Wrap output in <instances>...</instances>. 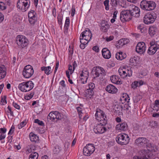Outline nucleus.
Instances as JSON below:
<instances>
[{"label": "nucleus", "instance_id": "obj_58", "mask_svg": "<svg viewBox=\"0 0 159 159\" xmlns=\"http://www.w3.org/2000/svg\"><path fill=\"white\" fill-rule=\"evenodd\" d=\"M14 126L13 125H12L9 131V132L8 133V134L9 135L12 134L14 131Z\"/></svg>", "mask_w": 159, "mask_h": 159}, {"label": "nucleus", "instance_id": "obj_48", "mask_svg": "<svg viewBox=\"0 0 159 159\" xmlns=\"http://www.w3.org/2000/svg\"><path fill=\"white\" fill-rule=\"evenodd\" d=\"M111 4L113 6L116 7L119 2L118 0H110Z\"/></svg>", "mask_w": 159, "mask_h": 159}, {"label": "nucleus", "instance_id": "obj_45", "mask_svg": "<svg viewBox=\"0 0 159 159\" xmlns=\"http://www.w3.org/2000/svg\"><path fill=\"white\" fill-rule=\"evenodd\" d=\"M61 148L58 146H56L54 147L53 150V152L54 153L57 154L60 152L61 150Z\"/></svg>", "mask_w": 159, "mask_h": 159}, {"label": "nucleus", "instance_id": "obj_29", "mask_svg": "<svg viewBox=\"0 0 159 159\" xmlns=\"http://www.w3.org/2000/svg\"><path fill=\"white\" fill-rule=\"evenodd\" d=\"M41 70L44 71L45 73L47 75H49L51 73V68L50 66L42 67H41Z\"/></svg>", "mask_w": 159, "mask_h": 159}, {"label": "nucleus", "instance_id": "obj_28", "mask_svg": "<svg viewBox=\"0 0 159 159\" xmlns=\"http://www.w3.org/2000/svg\"><path fill=\"white\" fill-rule=\"evenodd\" d=\"M103 115H105L103 111L100 110L99 111H97L95 114V116L96 119L98 120H99L100 117H101V116H102Z\"/></svg>", "mask_w": 159, "mask_h": 159}, {"label": "nucleus", "instance_id": "obj_61", "mask_svg": "<svg viewBox=\"0 0 159 159\" xmlns=\"http://www.w3.org/2000/svg\"><path fill=\"white\" fill-rule=\"evenodd\" d=\"M7 131V129L5 128H1L0 129V133L2 134H5Z\"/></svg>", "mask_w": 159, "mask_h": 159}, {"label": "nucleus", "instance_id": "obj_3", "mask_svg": "<svg viewBox=\"0 0 159 159\" xmlns=\"http://www.w3.org/2000/svg\"><path fill=\"white\" fill-rule=\"evenodd\" d=\"M34 83L32 81L24 82L20 84L19 89L22 92H25L31 90L34 87Z\"/></svg>", "mask_w": 159, "mask_h": 159}, {"label": "nucleus", "instance_id": "obj_54", "mask_svg": "<svg viewBox=\"0 0 159 159\" xmlns=\"http://www.w3.org/2000/svg\"><path fill=\"white\" fill-rule=\"evenodd\" d=\"M133 159H148L145 156H135L133 158Z\"/></svg>", "mask_w": 159, "mask_h": 159}, {"label": "nucleus", "instance_id": "obj_22", "mask_svg": "<svg viewBox=\"0 0 159 159\" xmlns=\"http://www.w3.org/2000/svg\"><path fill=\"white\" fill-rule=\"evenodd\" d=\"M110 80L112 83L117 84H121L122 82L119 81V79L118 77L116 75H113L110 77Z\"/></svg>", "mask_w": 159, "mask_h": 159}, {"label": "nucleus", "instance_id": "obj_44", "mask_svg": "<svg viewBox=\"0 0 159 159\" xmlns=\"http://www.w3.org/2000/svg\"><path fill=\"white\" fill-rule=\"evenodd\" d=\"M125 96V97L124 96H122V98H121V100L125 101L126 102H127L128 103H129V100H130L129 95L126 94Z\"/></svg>", "mask_w": 159, "mask_h": 159}, {"label": "nucleus", "instance_id": "obj_53", "mask_svg": "<svg viewBox=\"0 0 159 159\" xmlns=\"http://www.w3.org/2000/svg\"><path fill=\"white\" fill-rule=\"evenodd\" d=\"M139 86L138 81H134L131 85L132 88L134 89L136 88Z\"/></svg>", "mask_w": 159, "mask_h": 159}, {"label": "nucleus", "instance_id": "obj_2", "mask_svg": "<svg viewBox=\"0 0 159 159\" xmlns=\"http://www.w3.org/2000/svg\"><path fill=\"white\" fill-rule=\"evenodd\" d=\"M16 42L19 48H24L29 44L28 39L25 36L19 35L17 36Z\"/></svg>", "mask_w": 159, "mask_h": 159}, {"label": "nucleus", "instance_id": "obj_23", "mask_svg": "<svg viewBox=\"0 0 159 159\" xmlns=\"http://www.w3.org/2000/svg\"><path fill=\"white\" fill-rule=\"evenodd\" d=\"M145 146H146V148L149 151H156L155 149V148H156V146L154 144L150 142L148 140V142H147V143L146 144Z\"/></svg>", "mask_w": 159, "mask_h": 159}, {"label": "nucleus", "instance_id": "obj_60", "mask_svg": "<svg viewBox=\"0 0 159 159\" xmlns=\"http://www.w3.org/2000/svg\"><path fill=\"white\" fill-rule=\"evenodd\" d=\"M68 70L70 71L71 74L74 71V70H73V69L72 70V66L70 65H69L68 66Z\"/></svg>", "mask_w": 159, "mask_h": 159}, {"label": "nucleus", "instance_id": "obj_46", "mask_svg": "<svg viewBox=\"0 0 159 159\" xmlns=\"http://www.w3.org/2000/svg\"><path fill=\"white\" fill-rule=\"evenodd\" d=\"M36 13L35 11L33 10H30L28 13V17L30 16H34V15H36Z\"/></svg>", "mask_w": 159, "mask_h": 159}, {"label": "nucleus", "instance_id": "obj_41", "mask_svg": "<svg viewBox=\"0 0 159 159\" xmlns=\"http://www.w3.org/2000/svg\"><path fill=\"white\" fill-rule=\"evenodd\" d=\"M123 39H120L118 41L116 47L117 48H120L124 45V42Z\"/></svg>", "mask_w": 159, "mask_h": 159}, {"label": "nucleus", "instance_id": "obj_17", "mask_svg": "<svg viewBox=\"0 0 159 159\" xmlns=\"http://www.w3.org/2000/svg\"><path fill=\"white\" fill-rule=\"evenodd\" d=\"M82 77L81 78V83L83 84H85L87 82V81L89 76V72L87 70H83L80 75Z\"/></svg>", "mask_w": 159, "mask_h": 159}, {"label": "nucleus", "instance_id": "obj_35", "mask_svg": "<svg viewBox=\"0 0 159 159\" xmlns=\"http://www.w3.org/2000/svg\"><path fill=\"white\" fill-rule=\"evenodd\" d=\"M70 24V19L69 17H66L65 23L64 28L65 32L67 31L68 30V27Z\"/></svg>", "mask_w": 159, "mask_h": 159}, {"label": "nucleus", "instance_id": "obj_59", "mask_svg": "<svg viewBox=\"0 0 159 159\" xmlns=\"http://www.w3.org/2000/svg\"><path fill=\"white\" fill-rule=\"evenodd\" d=\"M7 108L8 110L7 111L8 113H9L10 115L12 116H14V114L13 112L11 111V108L9 106L7 107Z\"/></svg>", "mask_w": 159, "mask_h": 159}, {"label": "nucleus", "instance_id": "obj_20", "mask_svg": "<svg viewBox=\"0 0 159 159\" xmlns=\"http://www.w3.org/2000/svg\"><path fill=\"white\" fill-rule=\"evenodd\" d=\"M117 129L125 131L127 129V125L125 122L118 124L116 126Z\"/></svg>", "mask_w": 159, "mask_h": 159}, {"label": "nucleus", "instance_id": "obj_33", "mask_svg": "<svg viewBox=\"0 0 159 159\" xmlns=\"http://www.w3.org/2000/svg\"><path fill=\"white\" fill-rule=\"evenodd\" d=\"M152 109L153 110H155L156 111H158L159 110V102L158 101L155 100L154 104L152 105Z\"/></svg>", "mask_w": 159, "mask_h": 159}, {"label": "nucleus", "instance_id": "obj_56", "mask_svg": "<svg viewBox=\"0 0 159 159\" xmlns=\"http://www.w3.org/2000/svg\"><path fill=\"white\" fill-rule=\"evenodd\" d=\"M89 89H90L91 90H93V89L95 87V85L93 83H90L89 84Z\"/></svg>", "mask_w": 159, "mask_h": 159}, {"label": "nucleus", "instance_id": "obj_18", "mask_svg": "<svg viewBox=\"0 0 159 159\" xmlns=\"http://www.w3.org/2000/svg\"><path fill=\"white\" fill-rule=\"evenodd\" d=\"M106 90L109 93L112 94L115 93L118 90L114 86L111 84H109L106 87Z\"/></svg>", "mask_w": 159, "mask_h": 159}, {"label": "nucleus", "instance_id": "obj_30", "mask_svg": "<svg viewBox=\"0 0 159 159\" xmlns=\"http://www.w3.org/2000/svg\"><path fill=\"white\" fill-rule=\"evenodd\" d=\"M150 45L154 47V48L157 50L159 49V41H152L150 43Z\"/></svg>", "mask_w": 159, "mask_h": 159}, {"label": "nucleus", "instance_id": "obj_31", "mask_svg": "<svg viewBox=\"0 0 159 159\" xmlns=\"http://www.w3.org/2000/svg\"><path fill=\"white\" fill-rule=\"evenodd\" d=\"M154 47L150 45V46L148 48V53L150 55H152L154 54L157 50L155 48H154Z\"/></svg>", "mask_w": 159, "mask_h": 159}, {"label": "nucleus", "instance_id": "obj_15", "mask_svg": "<svg viewBox=\"0 0 159 159\" xmlns=\"http://www.w3.org/2000/svg\"><path fill=\"white\" fill-rule=\"evenodd\" d=\"M148 142V139L145 138L139 137L137 139L135 140V143L139 146L142 147L145 146V144Z\"/></svg>", "mask_w": 159, "mask_h": 159}, {"label": "nucleus", "instance_id": "obj_49", "mask_svg": "<svg viewBox=\"0 0 159 159\" xmlns=\"http://www.w3.org/2000/svg\"><path fill=\"white\" fill-rule=\"evenodd\" d=\"M22 5V2L21 1H20V0H18L17 3V5L16 7L17 8L18 10H19L21 11V6Z\"/></svg>", "mask_w": 159, "mask_h": 159}, {"label": "nucleus", "instance_id": "obj_27", "mask_svg": "<svg viewBox=\"0 0 159 159\" xmlns=\"http://www.w3.org/2000/svg\"><path fill=\"white\" fill-rule=\"evenodd\" d=\"M99 121H100V125H102L103 126L105 125L107 123V119L106 115L101 116Z\"/></svg>", "mask_w": 159, "mask_h": 159}, {"label": "nucleus", "instance_id": "obj_63", "mask_svg": "<svg viewBox=\"0 0 159 159\" xmlns=\"http://www.w3.org/2000/svg\"><path fill=\"white\" fill-rule=\"evenodd\" d=\"M141 98V97L140 95H137L135 96V102H138Z\"/></svg>", "mask_w": 159, "mask_h": 159}, {"label": "nucleus", "instance_id": "obj_24", "mask_svg": "<svg viewBox=\"0 0 159 159\" xmlns=\"http://www.w3.org/2000/svg\"><path fill=\"white\" fill-rule=\"evenodd\" d=\"M5 69V67L4 65H0V79L4 78L6 76Z\"/></svg>", "mask_w": 159, "mask_h": 159}, {"label": "nucleus", "instance_id": "obj_6", "mask_svg": "<svg viewBox=\"0 0 159 159\" xmlns=\"http://www.w3.org/2000/svg\"><path fill=\"white\" fill-rule=\"evenodd\" d=\"M129 10L122 11L120 14V19L122 22L129 21L132 19Z\"/></svg>", "mask_w": 159, "mask_h": 159}, {"label": "nucleus", "instance_id": "obj_62", "mask_svg": "<svg viewBox=\"0 0 159 159\" xmlns=\"http://www.w3.org/2000/svg\"><path fill=\"white\" fill-rule=\"evenodd\" d=\"M13 105L15 108L17 109H20V107L19 105L17 104L16 103L13 102Z\"/></svg>", "mask_w": 159, "mask_h": 159}, {"label": "nucleus", "instance_id": "obj_55", "mask_svg": "<svg viewBox=\"0 0 159 159\" xmlns=\"http://www.w3.org/2000/svg\"><path fill=\"white\" fill-rule=\"evenodd\" d=\"M34 122L38 124L39 125L43 126L44 125V123L42 121H40L38 119H36L35 120Z\"/></svg>", "mask_w": 159, "mask_h": 159}, {"label": "nucleus", "instance_id": "obj_1", "mask_svg": "<svg viewBox=\"0 0 159 159\" xmlns=\"http://www.w3.org/2000/svg\"><path fill=\"white\" fill-rule=\"evenodd\" d=\"M140 6L143 10L150 11L153 10L156 7V5L154 2L147 1L145 0H143L141 2Z\"/></svg>", "mask_w": 159, "mask_h": 159}, {"label": "nucleus", "instance_id": "obj_40", "mask_svg": "<svg viewBox=\"0 0 159 159\" xmlns=\"http://www.w3.org/2000/svg\"><path fill=\"white\" fill-rule=\"evenodd\" d=\"M83 152L84 155L85 156H89L93 153L89 152V151L86 149V148H84L83 150Z\"/></svg>", "mask_w": 159, "mask_h": 159}, {"label": "nucleus", "instance_id": "obj_11", "mask_svg": "<svg viewBox=\"0 0 159 159\" xmlns=\"http://www.w3.org/2000/svg\"><path fill=\"white\" fill-rule=\"evenodd\" d=\"M92 34L91 31L89 29H87L86 30L82 32L81 34V36L82 38H85L86 41H88L89 42L91 39L92 37Z\"/></svg>", "mask_w": 159, "mask_h": 159}, {"label": "nucleus", "instance_id": "obj_4", "mask_svg": "<svg viewBox=\"0 0 159 159\" xmlns=\"http://www.w3.org/2000/svg\"><path fill=\"white\" fill-rule=\"evenodd\" d=\"M116 141L121 145L127 144L129 140V138L127 134H119L116 138Z\"/></svg>", "mask_w": 159, "mask_h": 159}, {"label": "nucleus", "instance_id": "obj_57", "mask_svg": "<svg viewBox=\"0 0 159 159\" xmlns=\"http://www.w3.org/2000/svg\"><path fill=\"white\" fill-rule=\"evenodd\" d=\"M65 116L63 114L60 113L59 112V115H58L57 117V120H61L65 118Z\"/></svg>", "mask_w": 159, "mask_h": 159}, {"label": "nucleus", "instance_id": "obj_42", "mask_svg": "<svg viewBox=\"0 0 159 159\" xmlns=\"http://www.w3.org/2000/svg\"><path fill=\"white\" fill-rule=\"evenodd\" d=\"M129 61L132 63H133V65L134 64V63H135V65L138 63L139 61L137 59V57H134V58H132L130 59Z\"/></svg>", "mask_w": 159, "mask_h": 159}, {"label": "nucleus", "instance_id": "obj_14", "mask_svg": "<svg viewBox=\"0 0 159 159\" xmlns=\"http://www.w3.org/2000/svg\"><path fill=\"white\" fill-rule=\"evenodd\" d=\"M22 5L21 6V11L24 12L29 8L30 5V0H21Z\"/></svg>", "mask_w": 159, "mask_h": 159}, {"label": "nucleus", "instance_id": "obj_12", "mask_svg": "<svg viewBox=\"0 0 159 159\" xmlns=\"http://www.w3.org/2000/svg\"><path fill=\"white\" fill-rule=\"evenodd\" d=\"M107 130V129L105 127L99 124H98L93 129V131L96 134H103Z\"/></svg>", "mask_w": 159, "mask_h": 159}, {"label": "nucleus", "instance_id": "obj_64", "mask_svg": "<svg viewBox=\"0 0 159 159\" xmlns=\"http://www.w3.org/2000/svg\"><path fill=\"white\" fill-rule=\"evenodd\" d=\"M93 50L96 52H99V49L98 46H96L93 48Z\"/></svg>", "mask_w": 159, "mask_h": 159}, {"label": "nucleus", "instance_id": "obj_43", "mask_svg": "<svg viewBox=\"0 0 159 159\" xmlns=\"http://www.w3.org/2000/svg\"><path fill=\"white\" fill-rule=\"evenodd\" d=\"M137 29L138 30H140V32L142 33L144 32L146 30V29L144 27V25L143 24L139 25L138 26Z\"/></svg>", "mask_w": 159, "mask_h": 159}, {"label": "nucleus", "instance_id": "obj_52", "mask_svg": "<svg viewBox=\"0 0 159 159\" xmlns=\"http://www.w3.org/2000/svg\"><path fill=\"white\" fill-rule=\"evenodd\" d=\"M34 94V93L33 92H32L30 94L28 95L27 96H26L25 97V98L26 100H30L31 98L33 95Z\"/></svg>", "mask_w": 159, "mask_h": 159}, {"label": "nucleus", "instance_id": "obj_16", "mask_svg": "<svg viewBox=\"0 0 159 159\" xmlns=\"http://www.w3.org/2000/svg\"><path fill=\"white\" fill-rule=\"evenodd\" d=\"M59 115V112L57 111L54 112H51L47 116V119L48 121H54L55 119H57V117Z\"/></svg>", "mask_w": 159, "mask_h": 159}, {"label": "nucleus", "instance_id": "obj_51", "mask_svg": "<svg viewBox=\"0 0 159 159\" xmlns=\"http://www.w3.org/2000/svg\"><path fill=\"white\" fill-rule=\"evenodd\" d=\"M6 9V6H5L4 3L2 2H0V9L2 10Z\"/></svg>", "mask_w": 159, "mask_h": 159}, {"label": "nucleus", "instance_id": "obj_32", "mask_svg": "<svg viewBox=\"0 0 159 159\" xmlns=\"http://www.w3.org/2000/svg\"><path fill=\"white\" fill-rule=\"evenodd\" d=\"M85 93L86 96L91 98L93 95L94 93L93 90L88 89L86 90Z\"/></svg>", "mask_w": 159, "mask_h": 159}, {"label": "nucleus", "instance_id": "obj_50", "mask_svg": "<svg viewBox=\"0 0 159 159\" xmlns=\"http://www.w3.org/2000/svg\"><path fill=\"white\" fill-rule=\"evenodd\" d=\"M80 42L81 44H86L89 42L88 41H86V40L85 39V38H82V36H80Z\"/></svg>", "mask_w": 159, "mask_h": 159}, {"label": "nucleus", "instance_id": "obj_5", "mask_svg": "<svg viewBox=\"0 0 159 159\" xmlns=\"http://www.w3.org/2000/svg\"><path fill=\"white\" fill-rule=\"evenodd\" d=\"M156 17V14L153 11L148 13L144 17V22L147 24L152 23L155 21Z\"/></svg>", "mask_w": 159, "mask_h": 159}, {"label": "nucleus", "instance_id": "obj_38", "mask_svg": "<svg viewBox=\"0 0 159 159\" xmlns=\"http://www.w3.org/2000/svg\"><path fill=\"white\" fill-rule=\"evenodd\" d=\"M38 157V154L36 152L31 153L29 157V159H37Z\"/></svg>", "mask_w": 159, "mask_h": 159}, {"label": "nucleus", "instance_id": "obj_37", "mask_svg": "<svg viewBox=\"0 0 159 159\" xmlns=\"http://www.w3.org/2000/svg\"><path fill=\"white\" fill-rule=\"evenodd\" d=\"M149 126L151 128H155L158 126L157 122L154 120H152L150 122Z\"/></svg>", "mask_w": 159, "mask_h": 159}, {"label": "nucleus", "instance_id": "obj_25", "mask_svg": "<svg viewBox=\"0 0 159 159\" xmlns=\"http://www.w3.org/2000/svg\"><path fill=\"white\" fill-rule=\"evenodd\" d=\"M101 30L103 32L107 31V30L109 28L110 26L107 24V22L103 23L102 22L101 25Z\"/></svg>", "mask_w": 159, "mask_h": 159}, {"label": "nucleus", "instance_id": "obj_9", "mask_svg": "<svg viewBox=\"0 0 159 159\" xmlns=\"http://www.w3.org/2000/svg\"><path fill=\"white\" fill-rule=\"evenodd\" d=\"M129 11L132 16L138 17L139 16L140 9L139 8L135 5H132L129 8Z\"/></svg>", "mask_w": 159, "mask_h": 159}, {"label": "nucleus", "instance_id": "obj_36", "mask_svg": "<svg viewBox=\"0 0 159 159\" xmlns=\"http://www.w3.org/2000/svg\"><path fill=\"white\" fill-rule=\"evenodd\" d=\"M85 147H87V149H88L90 150V152H91L92 153L94 152L95 149L94 146L93 144L89 143L88 144H87Z\"/></svg>", "mask_w": 159, "mask_h": 159}, {"label": "nucleus", "instance_id": "obj_47", "mask_svg": "<svg viewBox=\"0 0 159 159\" xmlns=\"http://www.w3.org/2000/svg\"><path fill=\"white\" fill-rule=\"evenodd\" d=\"M109 0H106L104 2V4L105 7V9L106 10H108L109 9Z\"/></svg>", "mask_w": 159, "mask_h": 159}, {"label": "nucleus", "instance_id": "obj_19", "mask_svg": "<svg viewBox=\"0 0 159 159\" xmlns=\"http://www.w3.org/2000/svg\"><path fill=\"white\" fill-rule=\"evenodd\" d=\"M103 57L106 59H109L111 57V53L110 51L107 48H103L102 51Z\"/></svg>", "mask_w": 159, "mask_h": 159}, {"label": "nucleus", "instance_id": "obj_8", "mask_svg": "<svg viewBox=\"0 0 159 159\" xmlns=\"http://www.w3.org/2000/svg\"><path fill=\"white\" fill-rule=\"evenodd\" d=\"M118 72L121 78H124L127 77L131 76L132 71L131 68L127 67V68L119 69L118 70Z\"/></svg>", "mask_w": 159, "mask_h": 159}, {"label": "nucleus", "instance_id": "obj_10", "mask_svg": "<svg viewBox=\"0 0 159 159\" xmlns=\"http://www.w3.org/2000/svg\"><path fill=\"white\" fill-rule=\"evenodd\" d=\"M146 46L145 43L143 42H139L136 48L137 52L140 54H143L146 50Z\"/></svg>", "mask_w": 159, "mask_h": 159}, {"label": "nucleus", "instance_id": "obj_13", "mask_svg": "<svg viewBox=\"0 0 159 159\" xmlns=\"http://www.w3.org/2000/svg\"><path fill=\"white\" fill-rule=\"evenodd\" d=\"M94 71V74L96 77H98L100 75L104 76L106 74L104 69L101 67H96Z\"/></svg>", "mask_w": 159, "mask_h": 159}, {"label": "nucleus", "instance_id": "obj_7", "mask_svg": "<svg viewBox=\"0 0 159 159\" xmlns=\"http://www.w3.org/2000/svg\"><path fill=\"white\" fill-rule=\"evenodd\" d=\"M34 70L32 67L30 65L25 66L23 71V75L26 78L30 77L34 74Z\"/></svg>", "mask_w": 159, "mask_h": 159}, {"label": "nucleus", "instance_id": "obj_34", "mask_svg": "<svg viewBox=\"0 0 159 159\" xmlns=\"http://www.w3.org/2000/svg\"><path fill=\"white\" fill-rule=\"evenodd\" d=\"M28 18L30 23L31 25H34L37 21L36 15H34V16H30Z\"/></svg>", "mask_w": 159, "mask_h": 159}, {"label": "nucleus", "instance_id": "obj_21", "mask_svg": "<svg viewBox=\"0 0 159 159\" xmlns=\"http://www.w3.org/2000/svg\"><path fill=\"white\" fill-rule=\"evenodd\" d=\"M158 29L155 25L150 26L149 29V33L151 36L155 35Z\"/></svg>", "mask_w": 159, "mask_h": 159}, {"label": "nucleus", "instance_id": "obj_39", "mask_svg": "<svg viewBox=\"0 0 159 159\" xmlns=\"http://www.w3.org/2000/svg\"><path fill=\"white\" fill-rule=\"evenodd\" d=\"M122 53H123L122 52H121V53L120 52L119 53H117L116 55V58L117 60H122L124 59L125 57H122Z\"/></svg>", "mask_w": 159, "mask_h": 159}, {"label": "nucleus", "instance_id": "obj_26", "mask_svg": "<svg viewBox=\"0 0 159 159\" xmlns=\"http://www.w3.org/2000/svg\"><path fill=\"white\" fill-rule=\"evenodd\" d=\"M29 136L31 141L35 143L38 142L39 140V137L36 135L31 133L30 134Z\"/></svg>", "mask_w": 159, "mask_h": 159}]
</instances>
